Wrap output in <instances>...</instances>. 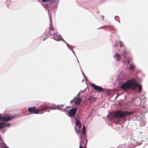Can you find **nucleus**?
<instances>
[{"mask_svg":"<svg viewBox=\"0 0 148 148\" xmlns=\"http://www.w3.org/2000/svg\"><path fill=\"white\" fill-rule=\"evenodd\" d=\"M61 38H54L55 40H56L57 41H58L60 40L61 39Z\"/></svg>","mask_w":148,"mask_h":148,"instance_id":"20","label":"nucleus"},{"mask_svg":"<svg viewBox=\"0 0 148 148\" xmlns=\"http://www.w3.org/2000/svg\"><path fill=\"white\" fill-rule=\"evenodd\" d=\"M75 99H74L73 100H72L71 101V103H72L74 101V100Z\"/></svg>","mask_w":148,"mask_h":148,"instance_id":"24","label":"nucleus"},{"mask_svg":"<svg viewBox=\"0 0 148 148\" xmlns=\"http://www.w3.org/2000/svg\"><path fill=\"white\" fill-rule=\"evenodd\" d=\"M5 123L3 122H0V129L5 127Z\"/></svg>","mask_w":148,"mask_h":148,"instance_id":"15","label":"nucleus"},{"mask_svg":"<svg viewBox=\"0 0 148 148\" xmlns=\"http://www.w3.org/2000/svg\"><path fill=\"white\" fill-rule=\"evenodd\" d=\"M122 46H124V45L122 44H121V45L120 46V47H122Z\"/></svg>","mask_w":148,"mask_h":148,"instance_id":"25","label":"nucleus"},{"mask_svg":"<svg viewBox=\"0 0 148 148\" xmlns=\"http://www.w3.org/2000/svg\"><path fill=\"white\" fill-rule=\"evenodd\" d=\"M85 129L86 127H85V126L84 125L83 129H82V131H83V135H84L85 134Z\"/></svg>","mask_w":148,"mask_h":148,"instance_id":"18","label":"nucleus"},{"mask_svg":"<svg viewBox=\"0 0 148 148\" xmlns=\"http://www.w3.org/2000/svg\"><path fill=\"white\" fill-rule=\"evenodd\" d=\"M79 148H86V144L84 146H83L82 144L81 143Z\"/></svg>","mask_w":148,"mask_h":148,"instance_id":"17","label":"nucleus"},{"mask_svg":"<svg viewBox=\"0 0 148 148\" xmlns=\"http://www.w3.org/2000/svg\"><path fill=\"white\" fill-rule=\"evenodd\" d=\"M127 63H128V64H129V61H128H128H127Z\"/></svg>","mask_w":148,"mask_h":148,"instance_id":"27","label":"nucleus"},{"mask_svg":"<svg viewBox=\"0 0 148 148\" xmlns=\"http://www.w3.org/2000/svg\"><path fill=\"white\" fill-rule=\"evenodd\" d=\"M28 111L32 114H38V110L35 106L30 107L28 109Z\"/></svg>","mask_w":148,"mask_h":148,"instance_id":"7","label":"nucleus"},{"mask_svg":"<svg viewBox=\"0 0 148 148\" xmlns=\"http://www.w3.org/2000/svg\"><path fill=\"white\" fill-rule=\"evenodd\" d=\"M77 111V109L75 108L72 109L69 111L68 114L71 117H73L75 116Z\"/></svg>","mask_w":148,"mask_h":148,"instance_id":"8","label":"nucleus"},{"mask_svg":"<svg viewBox=\"0 0 148 148\" xmlns=\"http://www.w3.org/2000/svg\"><path fill=\"white\" fill-rule=\"evenodd\" d=\"M132 112H129L127 111H117L116 112H113L110 113L108 116L110 119H116L124 117L125 116L132 114Z\"/></svg>","mask_w":148,"mask_h":148,"instance_id":"1","label":"nucleus"},{"mask_svg":"<svg viewBox=\"0 0 148 148\" xmlns=\"http://www.w3.org/2000/svg\"><path fill=\"white\" fill-rule=\"evenodd\" d=\"M134 79H132L127 81L121 86V88L124 91L128 90L130 88L132 90H134Z\"/></svg>","mask_w":148,"mask_h":148,"instance_id":"2","label":"nucleus"},{"mask_svg":"<svg viewBox=\"0 0 148 148\" xmlns=\"http://www.w3.org/2000/svg\"><path fill=\"white\" fill-rule=\"evenodd\" d=\"M48 108H50V109H52V108L50 107H48L47 106H45L42 107L41 108V109L40 110V111H43L45 110L46 109H47Z\"/></svg>","mask_w":148,"mask_h":148,"instance_id":"13","label":"nucleus"},{"mask_svg":"<svg viewBox=\"0 0 148 148\" xmlns=\"http://www.w3.org/2000/svg\"><path fill=\"white\" fill-rule=\"evenodd\" d=\"M42 1L43 2H47L48 1L51 4H52L54 2V1L53 0H42Z\"/></svg>","mask_w":148,"mask_h":148,"instance_id":"14","label":"nucleus"},{"mask_svg":"<svg viewBox=\"0 0 148 148\" xmlns=\"http://www.w3.org/2000/svg\"><path fill=\"white\" fill-rule=\"evenodd\" d=\"M92 99L93 100H94L95 99V98L94 97H91L90 98V99Z\"/></svg>","mask_w":148,"mask_h":148,"instance_id":"23","label":"nucleus"},{"mask_svg":"<svg viewBox=\"0 0 148 148\" xmlns=\"http://www.w3.org/2000/svg\"><path fill=\"white\" fill-rule=\"evenodd\" d=\"M111 27V26H104L103 27Z\"/></svg>","mask_w":148,"mask_h":148,"instance_id":"22","label":"nucleus"},{"mask_svg":"<svg viewBox=\"0 0 148 148\" xmlns=\"http://www.w3.org/2000/svg\"><path fill=\"white\" fill-rule=\"evenodd\" d=\"M43 40H45V38H44Z\"/></svg>","mask_w":148,"mask_h":148,"instance_id":"28","label":"nucleus"},{"mask_svg":"<svg viewBox=\"0 0 148 148\" xmlns=\"http://www.w3.org/2000/svg\"><path fill=\"white\" fill-rule=\"evenodd\" d=\"M91 86L92 87L94 88L96 91L98 92H101L104 90L100 86L95 85V84H91Z\"/></svg>","mask_w":148,"mask_h":148,"instance_id":"6","label":"nucleus"},{"mask_svg":"<svg viewBox=\"0 0 148 148\" xmlns=\"http://www.w3.org/2000/svg\"><path fill=\"white\" fill-rule=\"evenodd\" d=\"M126 53H127V52L125 50L124 51V52L123 53V54H122L123 56L125 58H126Z\"/></svg>","mask_w":148,"mask_h":148,"instance_id":"19","label":"nucleus"},{"mask_svg":"<svg viewBox=\"0 0 148 148\" xmlns=\"http://www.w3.org/2000/svg\"><path fill=\"white\" fill-rule=\"evenodd\" d=\"M136 87H138L139 88V90L138 91V92L139 93H140L142 91V86H141L140 85L138 84L137 83L135 80L134 79V90L135 89Z\"/></svg>","mask_w":148,"mask_h":148,"instance_id":"9","label":"nucleus"},{"mask_svg":"<svg viewBox=\"0 0 148 148\" xmlns=\"http://www.w3.org/2000/svg\"><path fill=\"white\" fill-rule=\"evenodd\" d=\"M15 116H7L4 115L1 117L0 114V120L4 121H8L11 119H14Z\"/></svg>","mask_w":148,"mask_h":148,"instance_id":"5","label":"nucleus"},{"mask_svg":"<svg viewBox=\"0 0 148 148\" xmlns=\"http://www.w3.org/2000/svg\"><path fill=\"white\" fill-rule=\"evenodd\" d=\"M5 148H8V147H5Z\"/></svg>","mask_w":148,"mask_h":148,"instance_id":"29","label":"nucleus"},{"mask_svg":"<svg viewBox=\"0 0 148 148\" xmlns=\"http://www.w3.org/2000/svg\"><path fill=\"white\" fill-rule=\"evenodd\" d=\"M114 57L115 58L116 60L118 61L121 59V56L119 54L116 53Z\"/></svg>","mask_w":148,"mask_h":148,"instance_id":"11","label":"nucleus"},{"mask_svg":"<svg viewBox=\"0 0 148 148\" xmlns=\"http://www.w3.org/2000/svg\"><path fill=\"white\" fill-rule=\"evenodd\" d=\"M49 18L50 21V26L49 28V34L51 36L54 35L53 37H61V35L56 32L57 30L54 28L52 25V17L51 16H50Z\"/></svg>","mask_w":148,"mask_h":148,"instance_id":"3","label":"nucleus"},{"mask_svg":"<svg viewBox=\"0 0 148 148\" xmlns=\"http://www.w3.org/2000/svg\"><path fill=\"white\" fill-rule=\"evenodd\" d=\"M63 107V105H60V106H57L55 107L54 109L55 110H61Z\"/></svg>","mask_w":148,"mask_h":148,"instance_id":"12","label":"nucleus"},{"mask_svg":"<svg viewBox=\"0 0 148 148\" xmlns=\"http://www.w3.org/2000/svg\"><path fill=\"white\" fill-rule=\"evenodd\" d=\"M5 127L7 126H10V124L9 123L5 124Z\"/></svg>","mask_w":148,"mask_h":148,"instance_id":"21","label":"nucleus"},{"mask_svg":"<svg viewBox=\"0 0 148 148\" xmlns=\"http://www.w3.org/2000/svg\"><path fill=\"white\" fill-rule=\"evenodd\" d=\"M75 121V130L77 134H79V133L80 129L81 127V123L80 121L77 118L76 119Z\"/></svg>","mask_w":148,"mask_h":148,"instance_id":"4","label":"nucleus"},{"mask_svg":"<svg viewBox=\"0 0 148 148\" xmlns=\"http://www.w3.org/2000/svg\"><path fill=\"white\" fill-rule=\"evenodd\" d=\"M135 67L134 65H130L129 67V69L131 71H133L134 70Z\"/></svg>","mask_w":148,"mask_h":148,"instance_id":"16","label":"nucleus"},{"mask_svg":"<svg viewBox=\"0 0 148 148\" xmlns=\"http://www.w3.org/2000/svg\"><path fill=\"white\" fill-rule=\"evenodd\" d=\"M82 99L81 98H76L75 102V105H78L82 101Z\"/></svg>","mask_w":148,"mask_h":148,"instance_id":"10","label":"nucleus"},{"mask_svg":"<svg viewBox=\"0 0 148 148\" xmlns=\"http://www.w3.org/2000/svg\"><path fill=\"white\" fill-rule=\"evenodd\" d=\"M143 108H145V107H144V106H143Z\"/></svg>","mask_w":148,"mask_h":148,"instance_id":"30","label":"nucleus"},{"mask_svg":"<svg viewBox=\"0 0 148 148\" xmlns=\"http://www.w3.org/2000/svg\"><path fill=\"white\" fill-rule=\"evenodd\" d=\"M102 17L103 18H103H104L103 16H102Z\"/></svg>","mask_w":148,"mask_h":148,"instance_id":"26","label":"nucleus"}]
</instances>
